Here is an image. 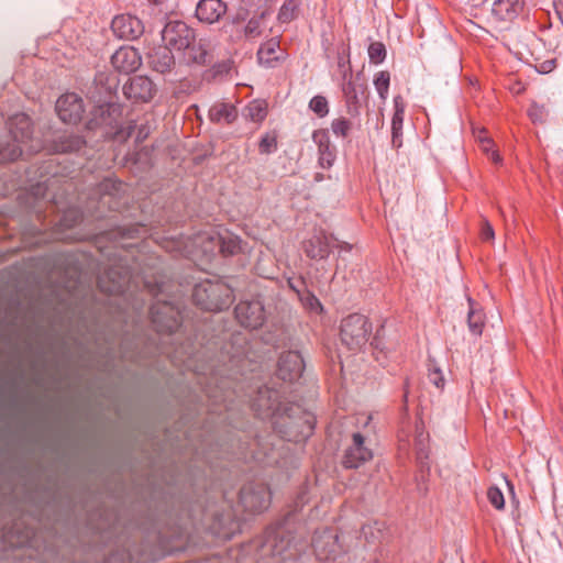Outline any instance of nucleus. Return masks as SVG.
I'll list each match as a JSON object with an SVG mask.
<instances>
[{"instance_id":"obj_1","label":"nucleus","mask_w":563,"mask_h":563,"mask_svg":"<svg viewBox=\"0 0 563 563\" xmlns=\"http://www.w3.org/2000/svg\"><path fill=\"white\" fill-rule=\"evenodd\" d=\"M252 408L260 418L273 419L274 429L288 441L299 442L312 434L314 417L299 405L282 402L276 389L258 388Z\"/></svg>"},{"instance_id":"obj_2","label":"nucleus","mask_w":563,"mask_h":563,"mask_svg":"<svg viewBox=\"0 0 563 563\" xmlns=\"http://www.w3.org/2000/svg\"><path fill=\"white\" fill-rule=\"evenodd\" d=\"M289 519L269 527L264 534L261 545L262 554L272 556L276 563H287L295 560L302 547L295 542L290 530L288 529Z\"/></svg>"},{"instance_id":"obj_3","label":"nucleus","mask_w":563,"mask_h":563,"mask_svg":"<svg viewBox=\"0 0 563 563\" xmlns=\"http://www.w3.org/2000/svg\"><path fill=\"white\" fill-rule=\"evenodd\" d=\"M124 185L121 181L106 178L89 196L86 210L91 218L102 219L107 212H114L122 206Z\"/></svg>"},{"instance_id":"obj_4","label":"nucleus","mask_w":563,"mask_h":563,"mask_svg":"<svg viewBox=\"0 0 563 563\" xmlns=\"http://www.w3.org/2000/svg\"><path fill=\"white\" fill-rule=\"evenodd\" d=\"M192 298L201 309L220 311L232 303L233 290L220 279H206L195 286Z\"/></svg>"},{"instance_id":"obj_5","label":"nucleus","mask_w":563,"mask_h":563,"mask_svg":"<svg viewBox=\"0 0 563 563\" xmlns=\"http://www.w3.org/2000/svg\"><path fill=\"white\" fill-rule=\"evenodd\" d=\"M346 539L352 540L351 536L340 537L332 528H322L314 531L311 545L318 560L336 561L351 548Z\"/></svg>"},{"instance_id":"obj_6","label":"nucleus","mask_w":563,"mask_h":563,"mask_svg":"<svg viewBox=\"0 0 563 563\" xmlns=\"http://www.w3.org/2000/svg\"><path fill=\"white\" fill-rule=\"evenodd\" d=\"M84 219V213L78 208H68L60 216L58 222L51 232L38 233L37 239L29 246H41L54 242H68L75 239L73 230Z\"/></svg>"},{"instance_id":"obj_7","label":"nucleus","mask_w":563,"mask_h":563,"mask_svg":"<svg viewBox=\"0 0 563 563\" xmlns=\"http://www.w3.org/2000/svg\"><path fill=\"white\" fill-rule=\"evenodd\" d=\"M372 324L360 313H352L341 321V341L351 351H360L368 342Z\"/></svg>"},{"instance_id":"obj_8","label":"nucleus","mask_w":563,"mask_h":563,"mask_svg":"<svg viewBox=\"0 0 563 563\" xmlns=\"http://www.w3.org/2000/svg\"><path fill=\"white\" fill-rule=\"evenodd\" d=\"M367 86L362 80L361 74L356 76L350 75L347 78V70L343 74L342 92L345 104L346 114L351 119H357L361 114L362 98L365 96Z\"/></svg>"},{"instance_id":"obj_9","label":"nucleus","mask_w":563,"mask_h":563,"mask_svg":"<svg viewBox=\"0 0 563 563\" xmlns=\"http://www.w3.org/2000/svg\"><path fill=\"white\" fill-rule=\"evenodd\" d=\"M240 506L247 512L257 514L266 510L271 505V492L267 485L250 483L240 492Z\"/></svg>"},{"instance_id":"obj_10","label":"nucleus","mask_w":563,"mask_h":563,"mask_svg":"<svg viewBox=\"0 0 563 563\" xmlns=\"http://www.w3.org/2000/svg\"><path fill=\"white\" fill-rule=\"evenodd\" d=\"M195 30L183 21H169L162 30L164 45L170 51L181 52L194 41Z\"/></svg>"},{"instance_id":"obj_11","label":"nucleus","mask_w":563,"mask_h":563,"mask_svg":"<svg viewBox=\"0 0 563 563\" xmlns=\"http://www.w3.org/2000/svg\"><path fill=\"white\" fill-rule=\"evenodd\" d=\"M131 272L129 267L115 264L98 277V287L106 294H122L130 288Z\"/></svg>"},{"instance_id":"obj_12","label":"nucleus","mask_w":563,"mask_h":563,"mask_svg":"<svg viewBox=\"0 0 563 563\" xmlns=\"http://www.w3.org/2000/svg\"><path fill=\"white\" fill-rule=\"evenodd\" d=\"M150 312L158 332L174 333L180 325L179 311L169 302H156L152 305Z\"/></svg>"},{"instance_id":"obj_13","label":"nucleus","mask_w":563,"mask_h":563,"mask_svg":"<svg viewBox=\"0 0 563 563\" xmlns=\"http://www.w3.org/2000/svg\"><path fill=\"white\" fill-rule=\"evenodd\" d=\"M239 323L249 329H257L265 321L264 305L260 299L243 300L234 309Z\"/></svg>"},{"instance_id":"obj_14","label":"nucleus","mask_w":563,"mask_h":563,"mask_svg":"<svg viewBox=\"0 0 563 563\" xmlns=\"http://www.w3.org/2000/svg\"><path fill=\"white\" fill-rule=\"evenodd\" d=\"M113 34L121 40L134 41L144 33L143 22L132 14H118L111 23Z\"/></svg>"},{"instance_id":"obj_15","label":"nucleus","mask_w":563,"mask_h":563,"mask_svg":"<svg viewBox=\"0 0 563 563\" xmlns=\"http://www.w3.org/2000/svg\"><path fill=\"white\" fill-rule=\"evenodd\" d=\"M373 457L371 448L365 443V438L355 432L352 435V443L346 448L343 456V465L346 468H357Z\"/></svg>"},{"instance_id":"obj_16","label":"nucleus","mask_w":563,"mask_h":563,"mask_svg":"<svg viewBox=\"0 0 563 563\" xmlns=\"http://www.w3.org/2000/svg\"><path fill=\"white\" fill-rule=\"evenodd\" d=\"M56 112L63 122L76 124L82 118V99L74 92L65 93L56 101Z\"/></svg>"},{"instance_id":"obj_17","label":"nucleus","mask_w":563,"mask_h":563,"mask_svg":"<svg viewBox=\"0 0 563 563\" xmlns=\"http://www.w3.org/2000/svg\"><path fill=\"white\" fill-rule=\"evenodd\" d=\"M123 93L135 102H148L156 93V87L148 77L134 76L123 85Z\"/></svg>"},{"instance_id":"obj_18","label":"nucleus","mask_w":563,"mask_h":563,"mask_svg":"<svg viewBox=\"0 0 563 563\" xmlns=\"http://www.w3.org/2000/svg\"><path fill=\"white\" fill-rule=\"evenodd\" d=\"M183 60L188 64L207 65L212 62V42L210 38L201 37L196 38L188 45V48L183 49Z\"/></svg>"},{"instance_id":"obj_19","label":"nucleus","mask_w":563,"mask_h":563,"mask_svg":"<svg viewBox=\"0 0 563 563\" xmlns=\"http://www.w3.org/2000/svg\"><path fill=\"white\" fill-rule=\"evenodd\" d=\"M305 369V361L298 351L284 352L278 361L277 375L285 382L298 379Z\"/></svg>"},{"instance_id":"obj_20","label":"nucleus","mask_w":563,"mask_h":563,"mask_svg":"<svg viewBox=\"0 0 563 563\" xmlns=\"http://www.w3.org/2000/svg\"><path fill=\"white\" fill-rule=\"evenodd\" d=\"M121 108L117 103H104L95 109L88 123L89 129L110 128L117 129L121 118Z\"/></svg>"},{"instance_id":"obj_21","label":"nucleus","mask_w":563,"mask_h":563,"mask_svg":"<svg viewBox=\"0 0 563 563\" xmlns=\"http://www.w3.org/2000/svg\"><path fill=\"white\" fill-rule=\"evenodd\" d=\"M111 64L118 71L130 74L141 66L142 58L136 48L122 46L112 54Z\"/></svg>"},{"instance_id":"obj_22","label":"nucleus","mask_w":563,"mask_h":563,"mask_svg":"<svg viewBox=\"0 0 563 563\" xmlns=\"http://www.w3.org/2000/svg\"><path fill=\"white\" fill-rule=\"evenodd\" d=\"M228 5L222 0H199L196 5V18L207 24H213L227 13Z\"/></svg>"},{"instance_id":"obj_23","label":"nucleus","mask_w":563,"mask_h":563,"mask_svg":"<svg viewBox=\"0 0 563 563\" xmlns=\"http://www.w3.org/2000/svg\"><path fill=\"white\" fill-rule=\"evenodd\" d=\"M312 141L318 147V162L322 168H330L336 156L335 146L331 144L329 132L324 129L316 130L312 133Z\"/></svg>"},{"instance_id":"obj_24","label":"nucleus","mask_w":563,"mask_h":563,"mask_svg":"<svg viewBox=\"0 0 563 563\" xmlns=\"http://www.w3.org/2000/svg\"><path fill=\"white\" fill-rule=\"evenodd\" d=\"M10 137L25 146L32 141V123L31 119L24 114L19 113L9 120Z\"/></svg>"},{"instance_id":"obj_25","label":"nucleus","mask_w":563,"mask_h":563,"mask_svg":"<svg viewBox=\"0 0 563 563\" xmlns=\"http://www.w3.org/2000/svg\"><path fill=\"white\" fill-rule=\"evenodd\" d=\"M522 10V0H494L492 4V14L500 22H512Z\"/></svg>"},{"instance_id":"obj_26","label":"nucleus","mask_w":563,"mask_h":563,"mask_svg":"<svg viewBox=\"0 0 563 563\" xmlns=\"http://www.w3.org/2000/svg\"><path fill=\"white\" fill-rule=\"evenodd\" d=\"M86 145L82 136L73 132L57 133L52 141V150L55 153H73L80 151Z\"/></svg>"},{"instance_id":"obj_27","label":"nucleus","mask_w":563,"mask_h":563,"mask_svg":"<svg viewBox=\"0 0 563 563\" xmlns=\"http://www.w3.org/2000/svg\"><path fill=\"white\" fill-rule=\"evenodd\" d=\"M148 64L154 71L167 74L175 66V57L172 51L164 45L153 49L148 55Z\"/></svg>"},{"instance_id":"obj_28","label":"nucleus","mask_w":563,"mask_h":563,"mask_svg":"<svg viewBox=\"0 0 563 563\" xmlns=\"http://www.w3.org/2000/svg\"><path fill=\"white\" fill-rule=\"evenodd\" d=\"M37 146H25L11 137L0 141V163L14 162L23 155L24 152H35Z\"/></svg>"},{"instance_id":"obj_29","label":"nucleus","mask_w":563,"mask_h":563,"mask_svg":"<svg viewBox=\"0 0 563 563\" xmlns=\"http://www.w3.org/2000/svg\"><path fill=\"white\" fill-rule=\"evenodd\" d=\"M236 117V108L230 103H216L209 109V119L214 123L230 124Z\"/></svg>"},{"instance_id":"obj_30","label":"nucleus","mask_w":563,"mask_h":563,"mask_svg":"<svg viewBox=\"0 0 563 563\" xmlns=\"http://www.w3.org/2000/svg\"><path fill=\"white\" fill-rule=\"evenodd\" d=\"M279 48V41L276 38H271L261 45L257 52L258 62L266 67H273L274 63L279 60V57L276 56V52Z\"/></svg>"},{"instance_id":"obj_31","label":"nucleus","mask_w":563,"mask_h":563,"mask_svg":"<svg viewBox=\"0 0 563 563\" xmlns=\"http://www.w3.org/2000/svg\"><path fill=\"white\" fill-rule=\"evenodd\" d=\"M467 301L470 305L467 313L468 329L474 335L478 336L482 334L484 328V313L481 309L476 308V302L471 297L467 298Z\"/></svg>"},{"instance_id":"obj_32","label":"nucleus","mask_w":563,"mask_h":563,"mask_svg":"<svg viewBox=\"0 0 563 563\" xmlns=\"http://www.w3.org/2000/svg\"><path fill=\"white\" fill-rule=\"evenodd\" d=\"M243 114L253 122H262L267 115V103L263 100H253L246 106Z\"/></svg>"},{"instance_id":"obj_33","label":"nucleus","mask_w":563,"mask_h":563,"mask_svg":"<svg viewBox=\"0 0 563 563\" xmlns=\"http://www.w3.org/2000/svg\"><path fill=\"white\" fill-rule=\"evenodd\" d=\"M266 12L253 15L244 27V34L246 37H257L261 35L264 27V19Z\"/></svg>"},{"instance_id":"obj_34","label":"nucleus","mask_w":563,"mask_h":563,"mask_svg":"<svg viewBox=\"0 0 563 563\" xmlns=\"http://www.w3.org/2000/svg\"><path fill=\"white\" fill-rule=\"evenodd\" d=\"M402 124L404 115H401V111L395 112L391 119V143L396 148L402 145Z\"/></svg>"},{"instance_id":"obj_35","label":"nucleus","mask_w":563,"mask_h":563,"mask_svg":"<svg viewBox=\"0 0 563 563\" xmlns=\"http://www.w3.org/2000/svg\"><path fill=\"white\" fill-rule=\"evenodd\" d=\"M140 231L139 227L125 228V227H115L114 229L107 230L100 233L106 240L117 239L118 236L122 238H135L137 236Z\"/></svg>"},{"instance_id":"obj_36","label":"nucleus","mask_w":563,"mask_h":563,"mask_svg":"<svg viewBox=\"0 0 563 563\" xmlns=\"http://www.w3.org/2000/svg\"><path fill=\"white\" fill-rule=\"evenodd\" d=\"M298 7L299 4L297 0H286L279 10L278 20L282 23L292 21L297 16Z\"/></svg>"},{"instance_id":"obj_37","label":"nucleus","mask_w":563,"mask_h":563,"mask_svg":"<svg viewBox=\"0 0 563 563\" xmlns=\"http://www.w3.org/2000/svg\"><path fill=\"white\" fill-rule=\"evenodd\" d=\"M390 76L388 71H378L374 78V86L378 92L379 98L385 101L388 96Z\"/></svg>"},{"instance_id":"obj_38","label":"nucleus","mask_w":563,"mask_h":563,"mask_svg":"<svg viewBox=\"0 0 563 563\" xmlns=\"http://www.w3.org/2000/svg\"><path fill=\"white\" fill-rule=\"evenodd\" d=\"M353 119L344 117L336 118L331 123L332 132L340 137H346L353 128Z\"/></svg>"},{"instance_id":"obj_39","label":"nucleus","mask_w":563,"mask_h":563,"mask_svg":"<svg viewBox=\"0 0 563 563\" xmlns=\"http://www.w3.org/2000/svg\"><path fill=\"white\" fill-rule=\"evenodd\" d=\"M368 57L373 64H382L386 58V48L382 42H373L368 46Z\"/></svg>"},{"instance_id":"obj_40","label":"nucleus","mask_w":563,"mask_h":563,"mask_svg":"<svg viewBox=\"0 0 563 563\" xmlns=\"http://www.w3.org/2000/svg\"><path fill=\"white\" fill-rule=\"evenodd\" d=\"M309 109L319 118H324L329 113V103L325 97L314 96L309 102Z\"/></svg>"},{"instance_id":"obj_41","label":"nucleus","mask_w":563,"mask_h":563,"mask_svg":"<svg viewBox=\"0 0 563 563\" xmlns=\"http://www.w3.org/2000/svg\"><path fill=\"white\" fill-rule=\"evenodd\" d=\"M487 498L496 509L500 510L505 507L504 494L498 487L490 486L487 490Z\"/></svg>"},{"instance_id":"obj_42","label":"nucleus","mask_w":563,"mask_h":563,"mask_svg":"<svg viewBox=\"0 0 563 563\" xmlns=\"http://www.w3.org/2000/svg\"><path fill=\"white\" fill-rule=\"evenodd\" d=\"M479 142H481V147H482L483 152H485L495 164H498L501 162V157L493 148L494 144H493L492 140L484 136V137H479Z\"/></svg>"},{"instance_id":"obj_43","label":"nucleus","mask_w":563,"mask_h":563,"mask_svg":"<svg viewBox=\"0 0 563 563\" xmlns=\"http://www.w3.org/2000/svg\"><path fill=\"white\" fill-rule=\"evenodd\" d=\"M258 147L262 154H271L277 148V140L275 136L266 134L261 139Z\"/></svg>"},{"instance_id":"obj_44","label":"nucleus","mask_w":563,"mask_h":563,"mask_svg":"<svg viewBox=\"0 0 563 563\" xmlns=\"http://www.w3.org/2000/svg\"><path fill=\"white\" fill-rule=\"evenodd\" d=\"M428 378L437 388L442 389L444 387V377L440 368L429 367Z\"/></svg>"},{"instance_id":"obj_45","label":"nucleus","mask_w":563,"mask_h":563,"mask_svg":"<svg viewBox=\"0 0 563 563\" xmlns=\"http://www.w3.org/2000/svg\"><path fill=\"white\" fill-rule=\"evenodd\" d=\"M427 438L428 437L424 434L423 430H419V428H417L416 445H417L419 459L427 457V451H426Z\"/></svg>"},{"instance_id":"obj_46","label":"nucleus","mask_w":563,"mask_h":563,"mask_svg":"<svg viewBox=\"0 0 563 563\" xmlns=\"http://www.w3.org/2000/svg\"><path fill=\"white\" fill-rule=\"evenodd\" d=\"M529 117L533 122H542L545 117V109L543 106L533 103L529 109Z\"/></svg>"},{"instance_id":"obj_47","label":"nucleus","mask_w":563,"mask_h":563,"mask_svg":"<svg viewBox=\"0 0 563 563\" xmlns=\"http://www.w3.org/2000/svg\"><path fill=\"white\" fill-rule=\"evenodd\" d=\"M338 66L341 69L342 75L345 70H347V78H350V75H352L349 55L343 51L342 53H339L338 56Z\"/></svg>"},{"instance_id":"obj_48","label":"nucleus","mask_w":563,"mask_h":563,"mask_svg":"<svg viewBox=\"0 0 563 563\" xmlns=\"http://www.w3.org/2000/svg\"><path fill=\"white\" fill-rule=\"evenodd\" d=\"M379 523L378 522H375L374 526L372 525H365L363 526L362 528V533L364 534V537L368 540L369 538L372 539V541H375L376 539H378L377 536L374 534V529H376V531L378 533H382V529L380 527H378Z\"/></svg>"},{"instance_id":"obj_49","label":"nucleus","mask_w":563,"mask_h":563,"mask_svg":"<svg viewBox=\"0 0 563 563\" xmlns=\"http://www.w3.org/2000/svg\"><path fill=\"white\" fill-rule=\"evenodd\" d=\"M494 236L495 233L492 225L487 221H485L481 230L482 241L485 243L490 242L493 241Z\"/></svg>"},{"instance_id":"obj_50","label":"nucleus","mask_w":563,"mask_h":563,"mask_svg":"<svg viewBox=\"0 0 563 563\" xmlns=\"http://www.w3.org/2000/svg\"><path fill=\"white\" fill-rule=\"evenodd\" d=\"M328 251H329V249H321V247L307 249V255L311 258H317V257L323 258V257L328 256V254H329Z\"/></svg>"},{"instance_id":"obj_51","label":"nucleus","mask_w":563,"mask_h":563,"mask_svg":"<svg viewBox=\"0 0 563 563\" xmlns=\"http://www.w3.org/2000/svg\"><path fill=\"white\" fill-rule=\"evenodd\" d=\"M207 240L212 244V246H220V247L227 246L224 241L220 236L216 238L214 235L209 234L207 236Z\"/></svg>"},{"instance_id":"obj_52","label":"nucleus","mask_w":563,"mask_h":563,"mask_svg":"<svg viewBox=\"0 0 563 563\" xmlns=\"http://www.w3.org/2000/svg\"><path fill=\"white\" fill-rule=\"evenodd\" d=\"M395 112L401 111V115L405 113V108L402 103V98L400 96H396L394 98Z\"/></svg>"},{"instance_id":"obj_53","label":"nucleus","mask_w":563,"mask_h":563,"mask_svg":"<svg viewBox=\"0 0 563 563\" xmlns=\"http://www.w3.org/2000/svg\"><path fill=\"white\" fill-rule=\"evenodd\" d=\"M223 256H229V255H233L234 252H233V249H230V247H227V249H220Z\"/></svg>"},{"instance_id":"obj_54","label":"nucleus","mask_w":563,"mask_h":563,"mask_svg":"<svg viewBox=\"0 0 563 563\" xmlns=\"http://www.w3.org/2000/svg\"><path fill=\"white\" fill-rule=\"evenodd\" d=\"M310 300H311V302H310L311 307H313V305H316V307H318L320 310L322 309L321 303L319 302V300L316 297H312Z\"/></svg>"},{"instance_id":"obj_55","label":"nucleus","mask_w":563,"mask_h":563,"mask_svg":"<svg viewBox=\"0 0 563 563\" xmlns=\"http://www.w3.org/2000/svg\"><path fill=\"white\" fill-rule=\"evenodd\" d=\"M145 136H146L145 131H143V130L141 129V130H140V132H139L137 139H141V137H142V139H144Z\"/></svg>"},{"instance_id":"obj_56","label":"nucleus","mask_w":563,"mask_h":563,"mask_svg":"<svg viewBox=\"0 0 563 563\" xmlns=\"http://www.w3.org/2000/svg\"><path fill=\"white\" fill-rule=\"evenodd\" d=\"M145 136H146L145 131H143V130L141 129V130H140V132H139L137 139H141V137H142V139H144Z\"/></svg>"},{"instance_id":"obj_57","label":"nucleus","mask_w":563,"mask_h":563,"mask_svg":"<svg viewBox=\"0 0 563 563\" xmlns=\"http://www.w3.org/2000/svg\"><path fill=\"white\" fill-rule=\"evenodd\" d=\"M476 4H483L485 3L487 0H473Z\"/></svg>"},{"instance_id":"obj_58","label":"nucleus","mask_w":563,"mask_h":563,"mask_svg":"<svg viewBox=\"0 0 563 563\" xmlns=\"http://www.w3.org/2000/svg\"><path fill=\"white\" fill-rule=\"evenodd\" d=\"M122 246L130 247V246H135V245L134 244H123Z\"/></svg>"},{"instance_id":"obj_59","label":"nucleus","mask_w":563,"mask_h":563,"mask_svg":"<svg viewBox=\"0 0 563 563\" xmlns=\"http://www.w3.org/2000/svg\"><path fill=\"white\" fill-rule=\"evenodd\" d=\"M300 503H305V501H303V495H302V496H300Z\"/></svg>"},{"instance_id":"obj_60","label":"nucleus","mask_w":563,"mask_h":563,"mask_svg":"<svg viewBox=\"0 0 563 563\" xmlns=\"http://www.w3.org/2000/svg\"><path fill=\"white\" fill-rule=\"evenodd\" d=\"M343 246L350 247V246H352V245H351V244H349V243H345Z\"/></svg>"},{"instance_id":"obj_61","label":"nucleus","mask_w":563,"mask_h":563,"mask_svg":"<svg viewBox=\"0 0 563 563\" xmlns=\"http://www.w3.org/2000/svg\"><path fill=\"white\" fill-rule=\"evenodd\" d=\"M373 563H378L377 561H374Z\"/></svg>"}]
</instances>
